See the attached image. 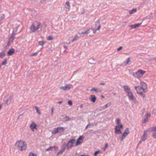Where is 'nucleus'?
Listing matches in <instances>:
<instances>
[{"instance_id": "60", "label": "nucleus", "mask_w": 156, "mask_h": 156, "mask_svg": "<svg viewBox=\"0 0 156 156\" xmlns=\"http://www.w3.org/2000/svg\"><path fill=\"white\" fill-rule=\"evenodd\" d=\"M96 23H95V25H97V24H96Z\"/></svg>"}, {"instance_id": "44", "label": "nucleus", "mask_w": 156, "mask_h": 156, "mask_svg": "<svg viewBox=\"0 0 156 156\" xmlns=\"http://www.w3.org/2000/svg\"><path fill=\"white\" fill-rule=\"evenodd\" d=\"M108 147V144L107 143L105 144V148H104V150L105 151V150L106 149V148H107Z\"/></svg>"}, {"instance_id": "13", "label": "nucleus", "mask_w": 156, "mask_h": 156, "mask_svg": "<svg viewBox=\"0 0 156 156\" xmlns=\"http://www.w3.org/2000/svg\"><path fill=\"white\" fill-rule=\"evenodd\" d=\"M129 133V129L128 128H127L124 132V133L122 134V136L124 137H126Z\"/></svg>"}, {"instance_id": "11", "label": "nucleus", "mask_w": 156, "mask_h": 156, "mask_svg": "<svg viewBox=\"0 0 156 156\" xmlns=\"http://www.w3.org/2000/svg\"><path fill=\"white\" fill-rule=\"evenodd\" d=\"M69 85L70 86L69 87L65 86L60 87V89L64 90H69L70 89L71 87H73V86L71 84H70Z\"/></svg>"}, {"instance_id": "38", "label": "nucleus", "mask_w": 156, "mask_h": 156, "mask_svg": "<svg viewBox=\"0 0 156 156\" xmlns=\"http://www.w3.org/2000/svg\"><path fill=\"white\" fill-rule=\"evenodd\" d=\"M51 148H52V147H51V146L50 147L46 149L45 150V151H52V150Z\"/></svg>"}, {"instance_id": "31", "label": "nucleus", "mask_w": 156, "mask_h": 156, "mask_svg": "<svg viewBox=\"0 0 156 156\" xmlns=\"http://www.w3.org/2000/svg\"><path fill=\"white\" fill-rule=\"evenodd\" d=\"M7 63V59L6 58L5 59L4 61L2 62V65H5Z\"/></svg>"}, {"instance_id": "6", "label": "nucleus", "mask_w": 156, "mask_h": 156, "mask_svg": "<svg viewBox=\"0 0 156 156\" xmlns=\"http://www.w3.org/2000/svg\"><path fill=\"white\" fill-rule=\"evenodd\" d=\"M123 129V126L122 124L120 126H116L115 128V132L117 134H120L122 133L121 129Z\"/></svg>"}, {"instance_id": "46", "label": "nucleus", "mask_w": 156, "mask_h": 156, "mask_svg": "<svg viewBox=\"0 0 156 156\" xmlns=\"http://www.w3.org/2000/svg\"><path fill=\"white\" fill-rule=\"evenodd\" d=\"M152 136L154 138H156V133H153Z\"/></svg>"}, {"instance_id": "56", "label": "nucleus", "mask_w": 156, "mask_h": 156, "mask_svg": "<svg viewBox=\"0 0 156 156\" xmlns=\"http://www.w3.org/2000/svg\"><path fill=\"white\" fill-rule=\"evenodd\" d=\"M2 107V105H1L0 104V109Z\"/></svg>"}, {"instance_id": "24", "label": "nucleus", "mask_w": 156, "mask_h": 156, "mask_svg": "<svg viewBox=\"0 0 156 156\" xmlns=\"http://www.w3.org/2000/svg\"><path fill=\"white\" fill-rule=\"evenodd\" d=\"M116 122L117 125V126H120L121 124V121L119 119H117L116 120Z\"/></svg>"}, {"instance_id": "45", "label": "nucleus", "mask_w": 156, "mask_h": 156, "mask_svg": "<svg viewBox=\"0 0 156 156\" xmlns=\"http://www.w3.org/2000/svg\"><path fill=\"white\" fill-rule=\"evenodd\" d=\"M123 48V47L122 46H120L119 48H117V50L118 51H120L122 50Z\"/></svg>"}, {"instance_id": "23", "label": "nucleus", "mask_w": 156, "mask_h": 156, "mask_svg": "<svg viewBox=\"0 0 156 156\" xmlns=\"http://www.w3.org/2000/svg\"><path fill=\"white\" fill-rule=\"evenodd\" d=\"M52 133H54V134H55L56 133H58V128H54L53 130Z\"/></svg>"}, {"instance_id": "7", "label": "nucleus", "mask_w": 156, "mask_h": 156, "mask_svg": "<svg viewBox=\"0 0 156 156\" xmlns=\"http://www.w3.org/2000/svg\"><path fill=\"white\" fill-rule=\"evenodd\" d=\"M76 140L75 139H72L69 140L68 142L66 147L68 148H69L73 147V144L75 143Z\"/></svg>"}, {"instance_id": "61", "label": "nucleus", "mask_w": 156, "mask_h": 156, "mask_svg": "<svg viewBox=\"0 0 156 156\" xmlns=\"http://www.w3.org/2000/svg\"><path fill=\"white\" fill-rule=\"evenodd\" d=\"M87 156H90L88 155H87Z\"/></svg>"}, {"instance_id": "10", "label": "nucleus", "mask_w": 156, "mask_h": 156, "mask_svg": "<svg viewBox=\"0 0 156 156\" xmlns=\"http://www.w3.org/2000/svg\"><path fill=\"white\" fill-rule=\"evenodd\" d=\"M37 126V125L34 122H32L30 125V127L32 131L34 132V129L36 128Z\"/></svg>"}, {"instance_id": "59", "label": "nucleus", "mask_w": 156, "mask_h": 156, "mask_svg": "<svg viewBox=\"0 0 156 156\" xmlns=\"http://www.w3.org/2000/svg\"><path fill=\"white\" fill-rule=\"evenodd\" d=\"M80 156H85V155H80Z\"/></svg>"}, {"instance_id": "14", "label": "nucleus", "mask_w": 156, "mask_h": 156, "mask_svg": "<svg viewBox=\"0 0 156 156\" xmlns=\"http://www.w3.org/2000/svg\"><path fill=\"white\" fill-rule=\"evenodd\" d=\"M70 2L69 1H67L66 3L65 7L67 9V11H69L70 10Z\"/></svg>"}, {"instance_id": "58", "label": "nucleus", "mask_w": 156, "mask_h": 156, "mask_svg": "<svg viewBox=\"0 0 156 156\" xmlns=\"http://www.w3.org/2000/svg\"><path fill=\"white\" fill-rule=\"evenodd\" d=\"M83 105H81L80 106V107L81 108H82L83 107Z\"/></svg>"}, {"instance_id": "9", "label": "nucleus", "mask_w": 156, "mask_h": 156, "mask_svg": "<svg viewBox=\"0 0 156 156\" xmlns=\"http://www.w3.org/2000/svg\"><path fill=\"white\" fill-rule=\"evenodd\" d=\"M147 130H145L144 131L143 135L141 137V140L145 141L147 139Z\"/></svg>"}, {"instance_id": "22", "label": "nucleus", "mask_w": 156, "mask_h": 156, "mask_svg": "<svg viewBox=\"0 0 156 156\" xmlns=\"http://www.w3.org/2000/svg\"><path fill=\"white\" fill-rule=\"evenodd\" d=\"M137 11V9L136 8L133 9L129 11V13L130 14H133V12H136Z\"/></svg>"}, {"instance_id": "33", "label": "nucleus", "mask_w": 156, "mask_h": 156, "mask_svg": "<svg viewBox=\"0 0 156 156\" xmlns=\"http://www.w3.org/2000/svg\"><path fill=\"white\" fill-rule=\"evenodd\" d=\"M151 115L149 113H147L145 115V117L146 118L149 119L151 117Z\"/></svg>"}, {"instance_id": "5", "label": "nucleus", "mask_w": 156, "mask_h": 156, "mask_svg": "<svg viewBox=\"0 0 156 156\" xmlns=\"http://www.w3.org/2000/svg\"><path fill=\"white\" fill-rule=\"evenodd\" d=\"M146 73V71L140 69L136 72L135 73H133L132 74L134 77L139 79L142 77L143 75Z\"/></svg>"}, {"instance_id": "2", "label": "nucleus", "mask_w": 156, "mask_h": 156, "mask_svg": "<svg viewBox=\"0 0 156 156\" xmlns=\"http://www.w3.org/2000/svg\"><path fill=\"white\" fill-rule=\"evenodd\" d=\"M15 146L18 150L21 151L26 150L27 147V143L23 140L16 141Z\"/></svg>"}, {"instance_id": "3", "label": "nucleus", "mask_w": 156, "mask_h": 156, "mask_svg": "<svg viewBox=\"0 0 156 156\" xmlns=\"http://www.w3.org/2000/svg\"><path fill=\"white\" fill-rule=\"evenodd\" d=\"M123 88L124 91L127 93L129 100H133L136 99L134 97L133 92L131 91L129 86H124L123 87Z\"/></svg>"}, {"instance_id": "57", "label": "nucleus", "mask_w": 156, "mask_h": 156, "mask_svg": "<svg viewBox=\"0 0 156 156\" xmlns=\"http://www.w3.org/2000/svg\"><path fill=\"white\" fill-rule=\"evenodd\" d=\"M101 97L102 98H105L104 96H103V95H102L101 96Z\"/></svg>"}, {"instance_id": "4", "label": "nucleus", "mask_w": 156, "mask_h": 156, "mask_svg": "<svg viewBox=\"0 0 156 156\" xmlns=\"http://www.w3.org/2000/svg\"><path fill=\"white\" fill-rule=\"evenodd\" d=\"M41 24L40 22L37 21H34L30 26V30L32 32H36L39 29Z\"/></svg>"}, {"instance_id": "19", "label": "nucleus", "mask_w": 156, "mask_h": 156, "mask_svg": "<svg viewBox=\"0 0 156 156\" xmlns=\"http://www.w3.org/2000/svg\"><path fill=\"white\" fill-rule=\"evenodd\" d=\"M93 90L95 91L96 92H100L101 91V90H100V89L96 88L94 87H93L92 89H91L90 90L91 91H92Z\"/></svg>"}, {"instance_id": "30", "label": "nucleus", "mask_w": 156, "mask_h": 156, "mask_svg": "<svg viewBox=\"0 0 156 156\" xmlns=\"http://www.w3.org/2000/svg\"><path fill=\"white\" fill-rule=\"evenodd\" d=\"M111 102H109V103H107V104H106L105 105V108H103V109H104L105 108H106L109 107L110 106V105H111Z\"/></svg>"}, {"instance_id": "37", "label": "nucleus", "mask_w": 156, "mask_h": 156, "mask_svg": "<svg viewBox=\"0 0 156 156\" xmlns=\"http://www.w3.org/2000/svg\"><path fill=\"white\" fill-rule=\"evenodd\" d=\"M100 152V151H97L95 152L94 153V156H97V154Z\"/></svg>"}, {"instance_id": "35", "label": "nucleus", "mask_w": 156, "mask_h": 156, "mask_svg": "<svg viewBox=\"0 0 156 156\" xmlns=\"http://www.w3.org/2000/svg\"><path fill=\"white\" fill-rule=\"evenodd\" d=\"M130 61V58H128L127 59L126 65H127L129 63Z\"/></svg>"}, {"instance_id": "54", "label": "nucleus", "mask_w": 156, "mask_h": 156, "mask_svg": "<svg viewBox=\"0 0 156 156\" xmlns=\"http://www.w3.org/2000/svg\"><path fill=\"white\" fill-rule=\"evenodd\" d=\"M64 48H66V49H67V48L65 46H64Z\"/></svg>"}, {"instance_id": "39", "label": "nucleus", "mask_w": 156, "mask_h": 156, "mask_svg": "<svg viewBox=\"0 0 156 156\" xmlns=\"http://www.w3.org/2000/svg\"><path fill=\"white\" fill-rule=\"evenodd\" d=\"M54 108L53 107L52 108H51V114L52 116H53L54 114Z\"/></svg>"}, {"instance_id": "17", "label": "nucleus", "mask_w": 156, "mask_h": 156, "mask_svg": "<svg viewBox=\"0 0 156 156\" xmlns=\"http://www.w3.org/2000/svg\"><path fill=\"white\" fill-rule=\"evenodd\" d=\"M14 39V37L12 36H11L9 39V41L8 45H9L11 43H12Z\"/></svg>"}, {"instance_id": "52", "label": "nucleus", "mask_w": 156, "mask_h": 156, "mask_svg": "<svg viewBox=\"0 0 156 156\" xmlns=\"http://www.w3.org/2000/svg\"><path fill=\"white\" fill-rule=\"evenodd\" d=\"M62 102V101H59L58 102V103H59V104H61Z\"/></svg>"}, {"instance_id": "36", "label": "nucleus", "mask_w": 156, "mask_h": 156, "mask_svg": "<svg viewBox=\"0 0 156 156\" xmlns=\"http://www.w3.org/2000/svg\"><path fill=\"white\" fill-rule=\"evenodd\" d=\"M51 147H52V150L53 149H54L55 150H56L58 148V147H57L56 146H51Z\"/></svg>"}, {"instance_id": "26", "label": "nucleus", "mask_w": 156, "mask_h": 156, "mask_svg": "<svg viewBox=\"0 0 156 156\" xmlns=\"http://www.w3.org/2000/svg\"><path fill=\"white\" fill-rule=\"evenodd\" d=\"M5 55V52H1L0 53V57L1 58H4Z\"/></svg>"}, {"instance_id": "29", "label": "nucleus", "mask_w": 156, "mask_h": 156, "mask_svg": "<svg viewBox=\"0 0 156 156\" xmlns=\"http://www.w3.org/2000/svg\"><path fill=\"white\" fill-rule=\"evenodd\" d=\"M45 42L44 41H40L39 42V44L40 45L42 46L44 44Z\"/></svg>"}, {"instance_id": "20", "label": "nucleus", "mask_w": 156, "mask_h": 156, "mask_svg": "<svg viewBox=\"0 0 156 156\" xmlns=\"http://www.w3.org/2000/svg\"><path fill=\"white\" fill-rule=\"evenodd\" d=\"M58 133H61L63 132L64 131V129L63 127H58Z\"/></svg>"}, {"instance_id": "40", "label": "nucleus", "mask_w": 156, "mask_h": 156, "mask_svg": "<svg viewBox=\"0 0 156 156\" xmlns=\"http://www.w3.org/2000/svg\"><path fill=\"white\" fill-rule=\"evenodd\" d=\"M29 156H37V155L33 153H30Z\"/></svg>"}, {"instance_id": "25", "label": "nucleus", "mask_w": 156, "mask_h": 156, "mask_svg": "<svg viewBox=\"0 0 156 156\" xmlns=\"http://www.w3.org/2000/svg\"><path fill=\"white\" fill-rule=\"evenodd\" d=\"M79 38V37L78 35H76L74 36V39L72 40V42H73L77 40Z\"/></svg>"}, {"instance_id": "43", "label": "nucleus", "mask_w": 156, "mask_h": 156, "mask_svg": "<svg viewBox=\"0 0 156 156\" xmlns=\"http://www.w3.org/2000/svg\"><path fill=\"white\" fill-rule=\"evenodd\" d=\"M152 131H156V127H153L152 128Z\"/></svg>"}, {"instance_id": "1", "label": "nucleus", "mask_w": 156, "mask_h": 156, "mask_svg": "<svg viewBox=\"0 0 156 156\" xmlns=\"http://www.w3.org/2000/svg\"><path fill=\"white\" fill-rule=\"evenodd\" d=\"M140 86H135V89L137 94L142 96L143 98H145L146 95L144 93L147 91V84L145 82L143 81H140Z\"/></svg>"}, {"instance_id": "8", "label": "nucleus", "mask_w": 156, "mask_h": 156, "mask_svg": "<svg viewBox=\"0 0 156 156\" xmlns=\"http://www.w3.org/2000/svg\"><path fill=\"white\" fill-rule=\"evenodd\" d=\"M84 137L82 136H81L77 139V141L76 142V146H78L80 145L83 142Z\"/></svg>"}, {"instance_id": "48", "label": "nucleus", "mask_w": 156, "mask_h": 156, "mask_svg": "<svg viewBox=\"0 0 156 156\" xmlns=\"http://www.w3.org/2000/svg\"><path fill=\"white\" fill-rule=\"evenodd\" d=\"M9 100H8L7 99L6 100L5 102V103L7 104V105H8V102Z\"/></svg>"}, {"instance_id": "42", "label": "nucleus", "mask_w": 156, "mask_h": 156, "mask_svg": "<svg viewBox=\"0 0 156 156\" xmlns=\"http://www.w3.org/2000/svg\"><path fill=\"white\" fill-rule=\"evenodd\" d=\"M68 104L70 105H72L73 104L72 102L70 100H69L68 102Z\"/></svg>"}, {"instance_id": "53", "label": "nucleus", "mask_w": 156, "mask_h": 156, "mask_svg": "<svg viewBox=\"0 0 156 156\" xmlns=\"http://www.w3.org/2000/svg\"><path fill=\"white\" fill-rule=\"evenodd\" d=\"M88 126H89V125H87L86 126V127H85V129H87L88 128Z\"/></svg>"}, {"instance_id": "34", "label": "nucleus", "mask_w": 156, "mask_h": 156, "mask_svg": "<svg viewBox=\"0 0 156 156\" xmlns=\"http://www.w3.org/2000/svg\"><path fill=\"white\" fill-rule=\"evenodd\" d=\"M53 39V38L51 36H49L47 39V40L50 41Z\"/></svg>"}, {"instance_id": "49", "label": "nucleus", "mask_w": 156, "mask_h": 156, "mask_svg": "<svg viewBox=\"0 0 156 156\" xmlns=\"http://www.w3.org/2000/svg\"><path fill=\"white\" fill-rule=\"evenodd\" d=\"M79 34H83V35H85V31H82L81 33H79Z\"/></svg>"}, {"instance_id": "21", "label": "nucleus", "mask_w": 156, "mask_h": 156, "mask_svg": "<svg viewBox=\"0 0 156 156\" xmlns=\"http://www.w3.org/2000/svg\"><path fill=\"white\" fill-rule=\"evenodd\" d=\"M34 108L35 109V110L36 111V112L39 115L41 114V112L40 110L38 108L37 106H35Z\"/></svg>"}, {"instance_id": "50", "label": "nucleus", "mask_w": 156, "mask_h": 156, "mask_svg": "<svg viewBox=\"0 0 156 156\" xmlns=\"http://www.w3.org/2000/svg\"><path fill=\"white\" fill-rule=\"evenodd\" d=\"M105 85V83H99V85Z\"/></svg>"}, {"instance_id": "47", "label": "nucleus", "mask_w": 156, "mask_h": 156, "mask_svg": "<svg viewBox=\"0 0 156 156\" xmlns=\"http://www.w3.org/2000/svg\"><path fill=\"white\" fill-rule=\"evenodd\" d=\"M130 27L132 28H135V24L132 25L130 26Z\"/></svg>"}, {"instance_id": "15", "label": "nucleus", "mask_w": 156, "mask_h": 156, "mask_svg": "<svg viewBox=\"0 0 156 156\" xmlns=\"http://www.w3.org/2000/svg\"><path fill=\"white\" fill-rule=\"evenodd\" d=\"M91 98H90V100L93 102H94L96 100V98L94 95H91Z\"/></svg>"}, {"instance_id": "32", "label": "nucleus", "mask_w": 156, "mask_h": 156, "mask_svg": "<svg viewBox=\"0 0 156 156\" xmlns=\"http://www.w3.org/2000/svg\"><path fill=\"white\" fill-rule=\"evenodd\" d=\"M38 52H36L35 53H33L32 54H31L30 55L31 56H37V54H38Z\"/></svg>"}, {"instance_id": "28", "label": "nucleus", "mask_w": 156, "mask_h": 156, "mask_svg": "<svg viewBox=\"0 0 156 156\" xmlns=\"http://www.w3.org/2000/svg\"><path fill=\"white\" fill-rule=\"evenodd\" d=\"M90 32V29H87L86 31H85V35H87Z\"/></svg>"}, {"instance_id": "18", "label": "nucleus", "mask_w": 156, "mask_h": 156, "mask_svg": "<svg viewBox=\"0 0 156 156\" xmlns=\"http://www.w3.org/2000/svg\"><path fill=\"white\" fill-rule=\"evenodd\" d=\"M101 25H99L98 26L97 29H94V28H92V30L93 31V33L94 34H95L96 33L97 30H100V29L101 28Z\"/></svg>"}, {"instance_id": "16", "label": "nucleus", "mask_w": 156, "mask_h": 156, "mask_svg": "<svg viewBox=\"0 0 156 156\" xmlns=\"http://www.w3.org/2000/svg\"><path fill=\"white\" fill-rule=\"evenodd\" d=\"M65 150V147H64L63 148L60 149V151L57 153L56 155L57 156L60 155V154H62Z\"/></svg>"}, {"instance_id": "27", "label": "nucleus", "mask_w": 156, "mask_h": 156, "mask_svg": "<svg viewBox=\"0 0 156 156\" xmlns=\"http://www.w3.org/2000/svg\"><path fill=\"white\" fill-rule=\"evenodd\" d=\"M142 22L140 23H138L135 24V27L136 28L140 26L142 24Z\"/></svg>"}, {"instance_id": "41", "label": "nucleus", "mask_w": 156, "mask_h": 156, "mask_svg": "<svg viewBox=\"0 0 156 156\" xmlns=\"http://www.w3.org/2000/svg\"><path fill=\"white\" fill-rule=\"evenodd\" d=\"M148 119L146 118L144 120V123H145L147 122L148 121Z\"/></svg>"}, {"instance_id": "12", "label": "nucleus", "mask_w": 156, "mask_h": 156, "mask_svg": "<svg viewBox=\"0 0 156 156\" xmlns=\"http://www.w3.org/2000/svg\"><path fill=\"white\" fill-rule=\"evenodd\" d=\"M15 50L14 49L12 48L10 49L7 52V55L8 56L12 55L14 52Z\"/></svg>"}, {"instance_id": "55", "label": "nucleus", "mask_w": 156, "mask_h": 156, "mask_svg": "<svg viewBox=\"0 0 156 156\" xmlns=\"http://www.w3.org/2000/svg\"><path fill=\"white\" fill-rule=\"evenodd\" d=\"M142 141H143L141 140L139 141V144H140L141 143Z\"/></svg>"}, {"instance_id": "51", "label": "nucleus", "mask_w": 156, "mask_h": 156, "mask_svg": "<svg viewBox=\"0 0 156 156\" xmlns=\"http://www.w3.org/2000/svg\"><path fill=\"white\" fill-rule=\"evenodd\" d=\"M125 137H123V136H122V137H121V141H122V140L124 139L125 138Z\"/></svg>"}]
</instances>
